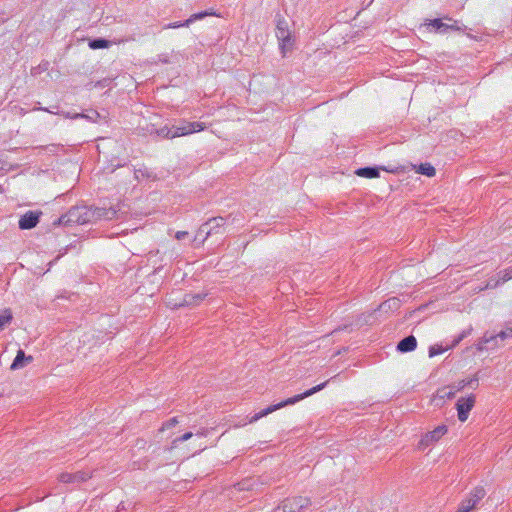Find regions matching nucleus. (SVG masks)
<instances>
[{"mask_svg":"<svg viewBox=\"0 0 512 512\" xmlns=\"http://www.w3.org/2000/svg\"><path fill=\"white\" fill-rule=\"evenodd\" d=\"M327 383H328V381L323 382V383H321V384H319L317 386H314L313 388L305 391L302 394H298V395H296L294 397L286 399L285 401H282V402H280L278 404H275V405H271V406L267 407L266 409L261 410L260 412L254 414L250 418L249 423H254V422L258 421L259 419H261L262 417L267 416L268 414H270V413H272V412H274V411H276V410H278L280 408H283V407H285L287 405H293V404H295V403H297V402H299V401H301V400H303V399H305V398H307V397H309V396H311V395L321 391L322 389H324L326 387Z\"/></svg>","mask_w":512,"mask_h":512,"instance_id":"nucleus-1","label":"nucleus"},{"mask_svg":"<svg viewBox=\"0 0 512 512\" xmlns=\"http://www.w3.org/2000/svg\"><path fill=\"white\" fill-rule=\"evenodd\" d=\"M426 25L431 27L434 32L439 34H447L450 32L463 31L466 26L460 25V22L453 20L452 18L445 16L443 19L437 18L429 20Z\"/></svg>","mask_w":512,"mask_h":512,"instance_id":"nucleus-2","label":"nucleus"},{"mask_svg":"<svg viewBox=\"0 0 512 512\" xmlns=\"http://www.w3.org/2000/svg\"><path fill=\"white\" fill-rule=\"evenodd\" d=\"M310 505L311 501L309 498L297 496L285 499L272 512H305Z\"/></svg>","mask_w":512,"mask_h":512,"instance_id":"nucleus-3","label":"nucleus"},{"mask_svg":"<svg viewBox=\"0 0 512 512\" xmlns=\"http://www.w3.org/2000/svg\"><path fill=\"white\" fill-rule=\"evenodd\" d=\"M225 219L223 217H214L209 219L207 222L200 226V233H204V238L201 242H204L209 236L213 234H223V226Z\"/></svg>","mask_w":512,"mask_h":512,"instance_id":"nucleus-4","label":"nucleus"},{"mask_svg":"<svg viewBox=\"0 0 512 512\" xmlns=\"http://www.w3.org/2000/svg\"><path fill=\"white\" fill-rule=\"evenodd\" d=\"M475 401L476 398L473 394L458 399L456 409L459 421L465 422L468 419L469 413L475 405Z\"/></svg>","mask_w":512,"mask_h":512,"instance_id":"nucleus-5","label":"nucleus"},{"mask_svg":"<svg viewBox=\"0 0 512 512\" xmlns=\"http://www.w3.org/2000/svg\"><path fill=\"white\" fill-rule=\"evenodd\" d=\"M509 337H512V321L508 322L506 324L505 329L501 330L496 335H489L488 336L487 334H485L480 339L479 343L477 344V350L478 351H483L484 349H487V347L485 345L496 341L497 338H500L501 340H505V339H507Z\"/></svg>","mask_w":512,"mask_h":512,"instance_id":"nucleus-6","label":"nucleus"},{"mask_svg":"<svg viewBox=\"0 0 512 512\" xmlns=\"http://www.w3.org/2000/svg\"><path fill=\"white\" fill-rule=\"evenodd\" d=\"M485 494L486 492L483 487H475L471 491L469 498L461 502L459 509L462 512H470L476 507L478 502L484 498Z\"/></svg>","mask_w":512,"mask_h":512,"instance_id":"nucleus-7","label":"nucleus"},{"mask_svg":"<svg viewBox=\"0 0 512 512\" xmlns=\"http://www.w3.org/2000/svg\"><path fill=\"white\" fill-rule=\"evenodd\" d=\"M447 430L448 429L446 425H440L434 430L427 432L420 440L418 448L425 449L429 445L436 443L442 436L447 433Z\"/></svg>","mask_w":512,"mask_h":512,"instance_id":"nucleus-8","label":"nucleus"},{"mask_svg":"<svg viewBox=\"0 0 512 512\" xmlns=\"http://www.w3.org/2000/svg\"><path fill=\"white\" fill-rule=\"evenodd\" d=\"M73 224L81 225L80 206L72 207L66 214L53 222V225L71 226Z\"/></svg>","mask_w":512,"mask_h":512,"instance_id":"nucleus-9","label":"nucleus"},{"mask_svg":"<svg viewBox=\"0 0 512 512\" xmlns=\"http://www.w3.org/2000/svg\"><path fill=\"white\" fill-rule=\"evenodd\" d=\"M42 212L40 211H27L19 219L18 225L21 230H29L34 228L40 219Z\"/></svg>","mask_w":512,"mask_h":512,"instance_id":"nucleus-10","label":"nucleus"},{"mask_svg":"<svg viewBox=\"0 0 512 512\" xmlns=\"http://www.w3.org/2000/svg\"><path fill=\"white\" fill-rule=\"evenodd\" d=\"M204 128L205 125L202 122H187L183 126L173 127V136L175 138L189 135L194 132L202 131Z\"/></svg>","mask_w":512,"mask_h":512,"instance_id":"nucleus-11","label":"nucleus"},{"mask_svg":"<svg viewBox=\"0 0 512 512\" xmlns=\"http://www.w3.org/2000/svg\"><path fill=\"white\" fill-rule=\"evenodd\" d=\"M91 478V474L84 471L76 473H62L59 475V481L62 483H82Z\"/></svg>","mask_w":512,"mask_h":512,"instance_id":"nucleus-12","label":"nucleus"},{"mask_svg":"<svg viewBox=\"0 0 512 512\" xmlns=\"http://www.w3.org/2000/svg\"><path fill=\"white\" fill-rule=\"evenodd\" d=\"M33 361V357L31 355L26 356L25 352L22 349L17 351L16 357L14 358L10 369L18 370L24 368L26 365L30 364Z\"/></svg>","mask_w":512,"mask_h":512,"instance_id":"nucleus-13","label":"nucleus"},{"mask_svg":"<svg viewBox=\"0 0 512 512\" xmlns=\"http://www.w3.org/2000/svg\"><path fill=\"white\" fill-rule=\"evenodd\" d=\"M94 209V221L97 220H112L117 216V211L110 207H96Z\"/></svg>","mask_w":512,"mask_h":512,"instance_id":"nucleus-14","label":"nucleus"},{"mask_svg":"<svg viewBox=\"0 0 512 512\" xmlns=\"http://www.w3.org/2000/svg\"><path fill=\"white\" fill-rule=\"evenodd\" d=\"M417 347V340L413 335L403 338L397 344V350L406 353L415 350Z\"/></svg>","mask_w":512,"mask_h":512,"instance_id":"nucleus-15","label":"nucleus"},{"mask_svg":"<svg viewBox=\"0 0 512 512\" xmlns=\"http://www.w3.org/2000/svg\"><path fill=\"white\" fill-rule=\"evenodd\" d=\"M206 296L207 294L204 293L185 294L183 301L175 306H197Z\"/></svg>","mask_w":512,"mask_h":512,"instance_id":"nucleus-16","label":"nucleus"},{"mask_svg":"<svg viewBox=\"0 0 512 512\" xmlns=\"http://www.w3.org/2000/svg\"><path fill=\"white\" fill-rule=\"evenodd\" d=\"M478 377L475 375L470 379L467 380H460L456 383H453L450 385V389H455L457 392L464 389L466 386H469L473 389H476L478 387Z\"/></svg>","mask_w":512,"mask_h":512,"instance_id":"nucleus-17","label":"nucleus"},{"mask_svg":"<svg viewBox=\"0 0 512 512\" xmlns=\"http://www.w3.org/2000/svg\"><path fill=\"white\" fill-rule=\"evenodd\" d=\"M456 392L457 391L455 389H450V385L440 388L437 390L436 394L434 395V401H438V400L443 401L446 398L452 399L455 396ZM436 404L438 405L439 403L436 402Z\"/></svg>","mask_w":512,"mask_h":512,"instance_id":"nucleus-18","label":"nucleus"},{"mask_svg":"<svg viewBox=\"0 0 512 512\" xmlns=\"http://www.w3.org/2000/svg\"><path fill=\"white\" fill-rule=\"evenodd\" d=\"M291 33L288 28V23L284 19H281L277 23L276 27V37L278 40H285Z\"/></svg>","mask_w":512,"mask_h":512,"instance_id":"nucleus-19","label":"nucleus"},{"mask_svg":"<svg viewBox=\"0 0 512 512\" xmlns=\"http://www.w3.org/2000/svg\"><path fill=\"white\" fill-rule=\"evenodd\" d=\"M81 225L94 221V209L85 205L80 206Z\"/></svg>","mask_w":512,"mask_h":512,"instance_id":"nucleus-20","label":"nucleus"},{"mask_svg":"<svg viewBox=\"0 0 512 512\" xmlns=\"http://www.w3.org/2000/svg\"><path fill=\"white\" fill-rule=\"evenodd\" d=\"M356 174L365 178H376L379 176V170L376 167H363L356 170Z\"/></svg>","mask_w":512,"mask_h":512,"instance_id":"nucleus-21","label":"nucleus"},{"mask_svg":"<svg viewBox=\"0 0 512 512\" xmlns=\"http://www.w3.org/2000/svg\"><path fill=\"white\" fill-rule=\"evenodd\" d=\"M400 307V300L398 298H390L379 305L380 311L397 310Z\"/></svg>","mask_w":512,"mask_h":512,"instance_id":"nucleus-22","label":"nucleus"},{"mask_svg":"<svg viewBox=\"0 0 512 512\" xmlns=\"http://www.w3.org/2000/svg\"><path fill=\"white\" fill-rule=\"evenodd\" d=\"M88 46L93 50L109 48L111 46V41L103 38H95L89 40Z\"/></svg>","mask_w":512,"mask_h":512,"instance_id":"nucleus-23","label":"nucleus"},{"mask_svg":"<svg viewBox=\"0 0 512 512\" xmlns=\"http://www.w3.org/2000/svg\"><path fill=\"white\" fill-rule=\"evenodd\" d=\"M416 172L419 173V174L428 176V177H433L436 174L435 168L430 163H422V164H420L417 167Z\"/></svg>","mask_w":512,"mask_h":512,"instance_id":"nucleus-24","label":"nucleus"},{"mask_svg":"<svg viewBox=\"0 0 512 512\" xmlns=\"http://www.w3.org/2000/svg\"><path fill=\"white\" fill-rule=\"evenodd\" d=\"M214 15H216V14H215V12H212V11L211 12L203 11V12L195 13V14H192L187 20H185L184 24L190 25L197 20H201V19L205 18L206 16H214Z\"/></svg>","mask_w":512,"mask_h":512,"instance_id":"nucleus-25","label":"nucleus"},{"mask_svg":"<svg viewBox=\"0 0 512 512\" xmlns=\"http://www.w3.org/2000/svg\"><path fill=\"white\" fill-rule=\"evenodd\" d=\"M13 319V315L10 309H5L2 314H0V331L4 329L7 324H10Z\"/></svg>","mask_w":512,"mask_h":512,"instance_id":"nucleus-26","label":"nucleus"},{"mask_svg":"<svg viewBox=\"0 0 512 512\" xmlns=\"http://www.w3.org/2000/svg\"><path fill=\"white\" fill-rule=\"evenodd\" d=\"M280 50L283 56L286 55L287 52L291 51L293 47V39L292 36H288L285 40H279Z\"/></svg>","mask_w":512,"mask_h":512,"instance_id":"nucleus-27","label":"nucleus"},{"mask_svg":"<svg viewBox=\"0 0 512 512\" xmlns=\"http://www.w3.org/2000/svg\"><path fill=\"white\" fill-rule=\"evenodd\" d=\"M74 118H84L91 122H97L100 118V114L95 110H91L88 113L75 114Z\"/></svg>","mask_w":512,"mask_h":512,"instance_id":"nucleus-28","label":"nucleus"},{"mask_svg":"<svg viewBox=\"0 0 512 512\" xmlns=\"http://www.w3.org/2000/svg\"><path fill=\"white\" fill-rule=\"evenodd\" d=\"M155 132L157 133V135L163 137V138H167V139H172L174 138L173 136V127L170 128L168 126H164L160 129H156Z\"/></svg>","mask_w":512,"mask_h":512,"instance_id":"nucleus-29","label":"nucleus"},{"mask_svg":"<svg viewBox=\"0 0 512 512\" xmlns=\"http://www.w3.org/2000/svg\"><path fill=\"white\" fill-rule=\"evenodd\" d=\"M499 275L501 276L500 279L494 284V287L498 286L499 284L505 283L506 281L512 279V269H506L501 272H499Z\"/></svg>","mask_w":512,"mask_h":512,"instance_id":"nucleus-30","label":"nucleus"},{"mask_svg":"<svg viewBox=\"0 0 512 512\" xmlns=\"http://www.w3.org/2000/svg\"><path fill=\"white\" fill-rule=\"evenodd\" d=\"M61 147L62 146L60 144H49L46 146H39L37 147V149L45 150L50 154H56L61 149Z\"/></svg>","mask_w":512,"mask_h":512,"instance_id":"nucleus-31","label":"nucleus"},{"mask_svg":"<svg viewBox=\"0 0 512 512\" xmlns=\"http://www.w3.org/2000/svg\"><path fill=\"white\" fill-rule=\"evenodd\" d=\"M445 351L442 346L434 345L429 348V357H434L436 355H439Z\"/></svg>","mask_w":512,"mask_h":512,"instance_id":"nucleus-32","label":"nucleus"},{"mask_svg":"<svg viewBox=\"0 0 512 512\" xmlns=\"http://www.w3.org/2000/svg\"><path fill=\"white\" fill-rule=\"evenodd\" d=\"M48 65H49L48 62H44V63L40 64L39 66L32 68L31 69V74L35 76V75L41 73L42 71L47 70L48 69Z\"/></svg>","mask_w":512,"mask_h":512,"instance_id":"nucleus-33","label":"nucleus"},{"mask_svg":"<svg viewBox=\"0 0 512 512\" xmlns=\"http://www.w3.org/2000/svg\"><path fill=\"white\" fill-rule=\"evenodd\" d=\"M188 27L189 25L184 24V22H173L169 23L164 26V29H172V28H179V27Z\"/></svg>","mask_w":512,"mask_h":512,"instance_id":"nucleus-34","label":"nucleus"},{"mask_svg":"<svg viewBox=\"0 0 512 512\" xmlns=\"http://www.w3.org/2000/svg\"><path fill=\"white\" fill-rule=\"evenodd\" d=\"M193 436V433L192 432H186L184 433L182 436H180L179 438H177L176 440H174V442H184V441H187L189 440L191 437Z\"/></svg>","mask_w":512,"mask_h":512,"instance_id":"nucleus-35","label":"nucleus"},{"mask_svg":"<svg viewBox=\"0 0 512 512\" xmlns=\"http://www.w3.org/2000/svg\"><path fill=\"white\" fill-rule=\"evenodd\" d=\"M177 423H178L177 418L173 417L163 426V429H165V428L169 429V428L175 426Z\"/></svg>","mask_w":512,"mask_h":512,"instance_id":"nucleus-36","label":"nucleus"},{"mask_svg":"<svg viewBox=\"0 0 512 512\" xmlns=\"http://www.w3.org/2000/svg\"><path fill=\"white\" fill-rule=\"evenodd\" d=\"M471 331L472 327H469L467 330H463L457 337L462 341L464 338L471 334Z\"/></svg>","mask_w":512,"mask_h":512,"instance_id":"nucleus-37","label":"nucleus"},{"mask_svg":"<svg viewBox=\"0 0 512 512\" xmlns=\"http://www.w3.org/2000/svg\"><path fill=\"white\" fill-rule=\"evenodd\" d=\"M187 235H188V232H186V231H178V232L175 234V238H176L177 240H182V239H184Z\"/></svg>","mask_w":512,"mask_h":512,"instance_id":"nucleus-38","label":"nucleus"},{"mask_svg":"<svg viewBox=\"0 0 512 512\" xmlns=\"http://www.w3.org/2000/svg\"><path fill=\"white\" fill-rule=\"evenodd\" d=\"M205 234L204 233H200V228L198 229L197 231V234L195 236V239L194 241H198L199 244H202L203 242H201V239L204 238Z\"/></svg>","mask_w":512,"mask_h":512,"instance_id":"nucleus-39","label":"nucleus"},{"mask_svg":"<svg viewBox=\"0 0 512 512\" xmlns=\"http://www.w3.org/2000/svg\"><path fill=\"white\" fill-rule=\"evenodd\" d=\"M33 110H42V111H46V112H49V113H54V111L48 109V108H43V107H38V108H34ZM57 112H55L56 114Z\"/></svg>","mask_w":512,"mask_h":512,"instance_id":"nucleus-40","label":"nucleus"},{"mask_svg":"<svg viewBox=\"0 0 512 512\" xmlns=\"http://www.w3.org/2000/svg\"><path fill=\"white\" fill-rule=\"evenodd\" d=\"M238 486H239V489H240V490H243V489H249V486H248V485H246V482L239 483V484H238Z\"/></svg>","mask_w":512,"mask_h":512,"instance_id":"nucleus-41","label":"nucleus"},{"mask_svg":"<svg viewBox=\"0 0 512 512\" xmlns=\"http://www.w3.org/2000/svg\"><path fill=\"white\" fill-rule=\"evenodd\" d=\"M460 342H461V340L458 337H456L452 343V346L454 347V346L458 345Z\"/></svg>","mask_w":512,"mask_h":512,"instance_id":"nucleus-42","label":"nucleus"},{"mask_svg":"<svg viewBox=\"0 0 512 512\" xmlns=\"http://www.w3.org/2000/svg\"><path fill=\"white\" fill-rule=\"evenodd\" d=\"M160 61H162V62H164V63H167V62H168V60H167L166 58H162V59H160Z\"/></svg>","mask_w":512,"mask_h":512,"instance_id":"nucleus-43","label":"nucleus"},{"mask_svg":"<svg viewBox=\"0 0 512 512\" xmlns=\"http://www.w3.org/2000/svg\"><path fill=\"white\" fill-rule=\"evenodd\" d=\"M457 512H462V511L458 508Z\"/></svg>","mask_w":512,"mask_h":512,"instance_id":"nucleus-44","label":"nucleus"}]
</instances>
